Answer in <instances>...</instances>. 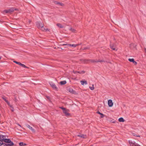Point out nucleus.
<instances>
[{
  "instance_id": "obj_1",
  "label": "nucleus",
  "mask_w": 146,
  "mask_h": 146,
  "mask_svg": "<svg viewBox=\"0 0 146 146\" xmlns=\"http://www.w3.org/2000/svg\"><path fill=\"white\" fill-rule=\"evenodd\" d=\"M36 27L39 29H41L43 31H44L45 29L43 27V25L40 22H36Z\"/></svg>"
},
{
  "instance_id": "obj_2",
  "label": "nucleus",
  "mask_w": 146,
  "mask_h": 146,
  "mask_svg": "<svg viewBox=\"0 0 146 146\" xmlns=\"http://www.w3.org/2000/svg\"><path fill=\"white\" fill-rule=\"evenodd\" d=\"M17 9L14 8H11L8 10H4L3 11L4 13H11L13 12L15 10H16Z\"/></svg>"
},
{
  "instance_id": "obj_3",
  "label": "nucleus",
  "mask_w": 146,
  "mask_h": 146,
  "mask_svg": "<svg viewBox=\"0 0 146 146\" xmlns=\"http://www.w3.org/2000/svg\"><path fill=\"white\" fill-rule=\"evenodd\" d=\"M49 84L51 86V87L54 89L56 90H57L58 88L56 87V85L54 84L52 82H49Z\"/></svg>"
},
{
  "instance_id": "obj_4",
  "label": "nucleus",
  "mask_w": 146,
  "mask_h": 146,
  "mask_svg": "<svg viewBox=\"0 0 146 146\" xmlns=\"http://www.w3.org/2000/svg\"><path fill=\"white\" fill-rule=\"evenodd\" d=\"M128 142L130 146H135L137 144L135 141L132 140H129Z\"/></svg>"
},
{
  "instance_id": "obj_5",
  "label": "nucleus",
  "mask_w": 146,
  "mask_h": 146,
  "mask_svg": "<svg viewBox=\"0 0 146 146\" xmlns=\"http://www.w3.org/2000/svg\"><path fill=\"white\" fill-rule=\"evenodd\" d=\"M63 112L66 116H68L70 115V114L69 113V110L68 109H65L64 110H63Z\"/></svg>"
},
{
  "instance_id": "obj_6",
  "label": "nucleus",
  "mask_w": 146,
  "mask_h": 146,
  "mask_svg": "<svg viewBox=\"0 0 146 146\" xmlns=\"http://www.w3.org/2000/svg\"><path fill=\"white\" fill-rule=\"evenodd\" d=\"M63 45H68L71 46H72L73 47H75L77 46H78L79 45V44H63Z\"/></svg>"
},
{
  "instance_id": "obj_7",
  "label": "nucleus",
  "mask_w": 146,
  "mask_h": 146,
  "mask_svg": "<svg viewBox=\"0 0 146 146\" xmlns=\"http://www.w3.org/2000/svg\"><path fill=\"white\" fill-rule=\"evenodd\" d=\"M108 105L109 107H112L113 105V103L112 100H109L108 101Z\"/></svg>"
},
{
  "instance_id": "obj_8",
  "label": "nucleus",
  "mask_w": 146,
  "mask_h": 146,
  "mask_svg": "<svg viewBox=\"0 0 146 146\" xmlns=\"http://www.w3.org/2000/svg\"><path fill=\"white\" fill-rule=\"evenodd\" d=\"M27 126L28 128H29L33 132H35V130L32 127H31L30 125L27 124Z\"/></svg>"
},
{
  "instance_id": "obj_9",
  "label": "nucleus",
  "mask_w": 146,
  "mask_h": 146,
  "mask_svg": "<svg viewBox=\"0 0 146 146\" xmlns=\"http://www.w3.org/2000/svg\"><path fill=\"white\" fill-rule=\"evenodd\" d=\"M80 83L82 85H84V84L87 85L88 84L87 82L85 80L80 81Z\"/></svg>"
},
{
  "instance_id": "obj_10",
  "label": "nucleus",
  "mask_w": 146,
  "mask_h": 146,
  "mask_svg": "<svg viewBox=\"0 0 146 146\" xmlns=\"http://www.w3.org/2000/svg\"><path fill=\"white\" fill-rule=\"evenodd\" d=\"M10 140H11L9 139L6 138L5 136V137L4 138L3 142L7 143H9V142H10Z\"/></svg>"
},
{
  "instance_id": "obj_11",
  "label": "nucleus",
  "mask_w": 146,
  "mask_h": 146,
  "mask_svg": "<svg viewBox=\"0 0 146 146\" xmlns=\"http://www.w3.org/2000/svg\"><path fill=\"white\" fill-rule=\"evenodd\" d=\"M5 136L3 135H0V141H2L3 142Z\"/></svg>"
},
{
  "instance_id": "obj_12",
  "label": "nucleus",
  "mask_w": 146,
  "mask_h": 146,
  "mask_svg": "<svg viewBox=\"0 0 146 146\" xmlns=\"http://www.w3.org/2000/svg\"><path fill=\"white\" fill-rule=\"evenodd\" d=\"M77 136L83 138H86V135H85L83 134L78 135Z\"/></svg>"
},
{
  "instance_id": "obj_13",
  "label": "nucleus",
  "mask_w": 146,
  "mask_h": 146,
  "mask_svg": "<svg viewBox=\"0 0 146 146\" xmlns=\"http://www.w3.org/2000/svg\"><path fill=\"white\" fill-rule=\"evenodd\" d=\"M85 72V71H76L75 72H74V73L75 74H76V73H79L80 74H83Z\"/></svg>"
},
{
  "instance_id": "obj_14",
  "label": "nucleus",
  "mask_w": 146,
  "mask_h": 146,
  "mask_svg": "<svg viewBox=\"0 0 146 146\" xmlns=\"http://www.w3.org/2000/svg\"><path fill=\"white\" fill-rule=\"evenodd\" d=\"M56 25L58 27H59L60 28H62L63 27V26H62L61 24L60 23H57L56 24Z\"/></svg>"
},
{
  "instance_id": "obj_15",
  "label": "nucleus",
  "mask_w": 146,
  "mask_h": 146,
  "mask_svg": "<svg viewBox=\"0 0 146 146\" xmlns=\"http://www.w3.org/2000/svg\"><path fill=\"white\" fill-rule=\"evenodd\" d=\"M103 61H104L102 60H93L92 61V62H102Z\"/></svg>"
},
{
  "instance_id": "obj_16",
  "label": "nucleus",
  "mask_w": 146,
  "mask_h": 146,
  "mask_svg": "<svg viewBox=\"0 0 146 146\" xmlns=\"http://www.w3.org/2000/svg\"><path fill=\"white\" fill-rule=\"evenodd\" d=\"M118 120L120 122H123L124 121V120L123 118L122 117H120V118Z\"/></svg>"
},
{
  "instance_id": "obj_17",
  "label": "nucleus",
  "mask_w": 146,
  "mask_h": 146,
  "mask_svg": "<svg viewBox=\"0 0 146 146\" xmlns=\"http://www.w3.org/2000/svg\"><path fill=\"white\" fill-rule=\"evenodd\" d=\"M66 83V82L65 81H61L60 82V84L61 85L65 84Z\"/></svg>"
},
{
  "instance_id": "obj_18",
  "label": "nucleus",
  "mask_w": 146,
  "mask_h": 146,
  "mask_svg": "<svg viewBox=\"0 0 146 146\" xmlns=\"http://www.w3.org/2000/svg\"><path fill=\"white\" fill-rule=\"evenodd\" d=\"M9 143L8 144V145L10 146H13L14 145L13 143L11 141V140H10V142H9Z\"/></svg>"
},
{
  "instance_id": "obj_19",
  "label": "nucleus",
  "mask_w": 146,
  "mask_h": 146,
  "mask_svg": "<svg viewBox=\"0 0 146 146\" xmlns=\"http://www.w3.org/2000/svg\"><path fill=\"white\" fill-rule=\"evenodd\" d=\"M110 47L113 50H117V49H115V47L113 45H112L111 44L110 45Z\"/></svg>"
},
{
  "instance_id": "obj_20",
  "label": "nucleus",
  "mask_w": 146,
  "mask_h": 146,
  "mask_svg": "<svg viewBox=\"0 0 146 146\" xmlns=\"http://www.w3.org/2000/svg\"><path fill=\"white\" fill-rule=\"evenodd\" d=\"M19 145L21 146H24L25 145H26V144L25 143H23L22 142H21L19 143Z\"/></svg>"
},
{
  "instance_id": "obj_21",
  "label": "nucleus",
  "mask_w": 146,
  "mask_h": 146,
  "mask_svg": "<svg viewBox=\"0 0 146 146\" xmlns=\"http://www.w3.org/2000/svg\"><path fill=\"white\" fill-rule=\"evenodd\" d=\"M90 88L91 90H93L94 89V85L93 84L92 85V87H89Z\"/></svg>"
},
{
  "instance_id": "obj_22",
  "label": "nucleus",
  "mask_w": 146,
  "mask_h": 146,
  "mask_svg": "<svg viewBox=\"0 0 146 146\" xmlns=\"http://www.w3.org/2000/svg\"><path fill=\"white\" fill-rule=\"evenodd\" d=\"M128 60L129 61L132 62H133L134 60V59L133 58H129Z\"/></svg>"
},
{
  "instance_id": "obj_23",
  "label": "nucleus",
  "mask_w": 146,
  "mask_h": 146,
  "mask_svg": "<svg viewBox=\"0 0 146 146\" xmlns=\"http://www.w3.org/2000/svg\"><path fill=\"white\" fill-rule=\"evenodd\" d=\"M14 62L15 63H16L17 64L20 65V66L21 65V63L20 62H17L16 61H14Z\"/></svg>"
},
{
  "instance_id": "obj_24",
  "label": "nucleus",
  "mask_w": 146,
  "mask_h": 146,
  "mask_svg": "<svg viewBox=\"0 0 146 146\" xmlns=\"http://www.w3.org/2000/svg\"><path fill=\"white\" fill-rule=\"evenodd\" d=\"M70 30L72 31V32H75V30L74 29H73V28H70Z\"/></svg>"
},
{
  "instance_id": "obj_25",
  "label": "nucleus",
  "mask_w": 146,
  "mask_h": 146,
  "mask_svg": "<svg viewBox=\"0 0 146 146\" xmlns=\"http://www.w3.org/2000/svg\"><path fill=\"white\" fill-rule=\"evenodd\" d=\"M21 66L22 67L24 68H27V67L24 64H22L21 63Z\"/></svg>"
},
{
  "instance_id": "obj_26",
  "label": "nucleus",
  "mask_w": 146,
  "mask_h": 146,
  "mask_svg": "<svg viewBox=\"0 0 146 146\" xmlns=\"http://www.w3.org/2000/svg\"><path fill=\"white\" fill-rule=\"evenodd\" d=\"M55 3L56 4H59V5H62L63 4L62 3H59L58 2H55Z\"/></svg>"
},
{
  "instance_id": "obj_27",
  "label": "nucleus",
  "mask_w": 146,
  "mask_h": 146,
  "mask_svg": "<svg viewBox=\"0 0 146 146\" xmlns=\"http://www.w3.org/2000/svg\"><path fill=\"white\" fill-rule=\"evenodd\" d=\"M6 102L9 106H10L11 107H12V106L10 104L9 102H8V101H7V102Z\"/></svg>"
},
{
  "instance_id": "obj_28",
  "label": "nucleus",
  "mask_w": 146,
  "mask_h": 146,
  "mask_svg": "<svg viewBox=\"0 0 146 146\" xmlns=\"http://www.w3.org/2000/svg\"><path fill=\"white\" fill-rule=\"evenodd\" d=\"M4 143L2 141H0V146H1V145H3Z\"/></svg>"
},
{
  "instance_id": "obj_29",
  "label": "nucleus",
  "mask_w": 146,
  "mask_h": 146,
  "mask_svg": "<svg viewBox=\"0 0 146 146\" xmlns=\"http://www.w3.org/2000/svg\"><path fill=\"white\" fill-rule=\"evenodd\" d=\"M3 99L6 102H7V100L6 99V98L5 97H3Z\"/></svg>"
},
{
  "instance_id": "obj_30",
  "label": "nucleus",
  "mask_w": 146,
  "mask_h": 146,
  "mask_svg": "<svg viewBox=\"0 0 146 146\" xmlns=\"http://www.w3.org/2000/svg\"><path fill=\"white\" fill-rule=\"evenodd\" d=\"M60 108H61V109H62V110H63H63H64L65 109H66V108H64L62 107H60Z\"/></svg>"
},
{
  "instance_id": "obj_31",
  "label": "nucleus",
  "mask_w": 146,
  "mask_h": 146,
  "mask_svg": "<svg viewBox=\"0 0 146 146\" xmlns=\"http://www.w3.org/2000/svg\"><path fill=\"white\" fill-rule=\"evenodd\" d=\"M97 113L101 115H103V114L100 113L99 111H98Z\"/></svg>"
},
{
  "instance_id": "obj_32",
  "label": "nucleus",
  "mask_w": 146,
  "mask_h": 146,
  "mask_svg": "<svg viewBox=\"0 0 146 146\" xmlns=\"http://www.w3.org/2000/svg\"><path fill=\"white\" fill-rule=\"evenodd\" d=\"M73 91V90L72 89H70V90H69V91L71 92H72Z\"/></svg>"
},
{
  "instance_id": "obj_33",
  "label": "nucleus",
  "mask_w": 146,
  "mask_h": 146,
  "mask_svg": "<svg viewBox=\"0 0 146 146\" xmlns=\"http://www.w3.org/2000/svg\"><path fill=\"white\" fill-rule=\"evenodd\" d=\"M11 110L12 111H13L14 110V109H13V108L12 107H11Z\"/></svg>"
},
{
  "instance_id": "obj_34",
  "label": "nucleus",
  "mask_w": 146,
  "mask_h": 146,
  "mask_svg": "<svg viewBox=\"0 0 146 146\" xmlns=\"http://www.w3.org/2000/svg\"><path fill=\"white\" fill-rule=\"evenodd\" d=\"M133 64H137V62L134 60V61H133Z\"/></svg>"
},
{
  "instance_id": "obj_35",
  "label": "nucleus",
  "mask_w": 146,
  "mask_h": 146,
  "mask_svg": "<svg viewBox=\"0 0 146 146\" xmlns=\"http://www.w3.org/2000/svg\"><path fill=\"white\" fill-rule=\"evenodd\" d=\"M135 146H141L139 144H137V145Z\"/></svg>"
},
{
  "instance_id": "obj_36",
  "label": "nucleus",
  "mask_w": 146,
  "mask_h": 146,
  "mask_svg": "<svg viewBox=\"0 0 146 146\" xmlns=\"http://www.w3.org/2000/svg\"><path fill=\"white\" fill-rule=\"evenodd\" d=\"M104 115L103 114V115H101V117H104Z\"/></svg>"
},
{
  "instance_id": "obj_37",
  "label": "nucleus",
  "mask_w": 146,
  "mask_h": 146,
  "mask_svg": "<svg viewBox=\"0 0 146 146\" xmlns=\"http://www.w3.org/2000/svg\"><path fill=\"white\" fill-rule=\"evenodd\" d=\"M145 52L146 53V48L145 49Z\"/></svg>"
},
{
  "instance_id": "obj_38",
  "label": "nucleus",
  "mask_w": 146,
  "mask_h": 146,
  "mask_svg": "<svg viewBox=\"0 0 146 146\" xmlns=\"http://www.w3.org/2000/svg\"><path fill=\"white\" fill-rule=\"evenodd\" d=\"M31 22V21H30V20H29V23H30Z\"/></svg>"
},
{
  "instance_id": "obj_39",
  "label": "nucleus",
  "mask_w": 146,
  "mask_h": 146,
  "mask_svg": "<svg viewBox=\"0 0 146 146\" xmlns=\"http://www.w3.org/2000/svg\"><path fill=\"white\" fill-rule=\"evenodd\" d=\"M18 125L20 126L21 127V126L19 124H18Z\"/></svg>"
},
{
  "instance_id": "obj_40",
  "label": "nucleus",
  "mask_w": 146,
  "mask_h": 146,
  "mask_svg": "<svg viewBox=\"0 0 146 146\" xmlns=\"http://www.w3.org/2000/svg\"><path fill=\"white\" fill-rule=\"evenodd\" d=\"M137 136V137H140V136H137H137Z\"/></svg>"
},
{
  "instance_id": "obj_41",
  "label": "nucleus",
  "mask_w": 146,
  "mask_h": 146,
  "mask_svg": "<svg viewBox=\"0 0 146 146\" xmlns=\"http://www.w3.org/2000/svg\"><path fill=\"white\" fill-rule=\"evenodd\" d=\"M47 98H48L49 99V97H47Z\"/></svg>"
},
{
  "instance_id": "obj_42",
  "label": "nucleus",
  "mask_w": 146,
  "mask_h": 146,
  "mask_svg": "<svg viewBox=\"0 0 146 146\" xmlns=\"http://www.w3.org/2000/svg\"><path fill=\"white\" fill-rule=\"evenodd\" d=\"M1 57H0V59H1Z\"/></svg>"
},
{
  "instance_id": "obj_43",
  "label": "nucleus",
  "mask_w": 146,
  "mask_h": 146,
  "mask_svg": "<svg viewBox=\"0 0 146 146\" xmlns=\"http://www.w3.org/2000/svg\"><path fill=\"white\" fill-rule=\"evenodd\" d=\"M6 146H8V145H6Z\"/></svg>"
}]
</instances>
